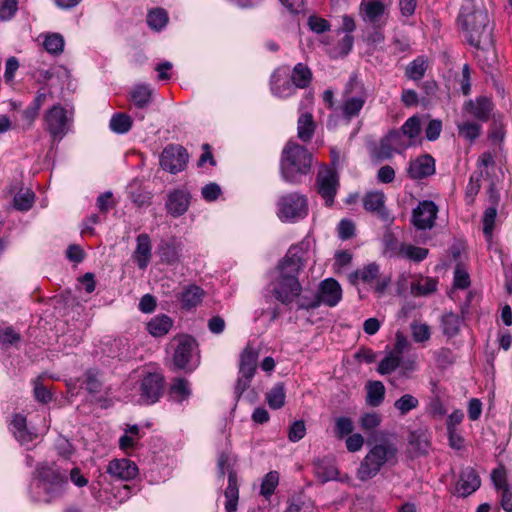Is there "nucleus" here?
I'll return each mask as SVG.
<instances>
[{"label": "nucleus", "mask_w": 512, "mask_h": 512, "mask_svg": "<svg viewBox=\"0 0 512 512\" xmlns=\"http://www.w3.org/2000/svg\"><path fill=\"white\" fill-rule=\"evenodd\" d=\"M360 12L364 22L373 28H383L388 20V11L383 2H361Z\"/></svg>", "instance_id": "13"}, {"label": "nucleus", "mask_w": 512, "mask_h": 512, "mask_svg": "<svg viewBox=\"0 0 512 512\" xmlns=\"http://www.w3.org/2000/svg\"><path fill=\"white\" fill-rule=\"evenodd\" d=\"M399 367L400 369L397 374L389 379L390 384L395 387L398 385V381L409 378L410 372L414 371L416 368L415 361L408 360L402 364L400 363Z\"/></svg>", "instance_id": "58"}, {"label": "nucleus", "mask_w": 512, "mask_h": 512, "mask_svg": "<svg viewBox=\"0 0 512 512\" xmlns=\"http://www.w3.org/2000/svg\"><path fill=\"white\" fill-rule=\"evenodd\" d=\"M131 100L136 107L144 108L152 100V90L146 85H137L131 91Z\"/></svg>", "instance_id": "46"}, {"label": "nucleus", "mask_w": 512, "mask_h": 512, "mask_svg": "<svg viewBox=\"0 0 512 512\" xmlns=\"http://www.w3.org/2000/svg\"><path fill=\"white\" fill-rule=\"evenodd\" d=\"M281 174L289 183H299L300 178L310 172L312 154L303 146L289 141L281 155Z\"/></svg>", "instance_id": "3"}, {"label": "nucleus", "mask_w": 512, "mask_h": 512, "mask_svg": "<svg viewBox=\"0 0 512 512\" xmlns=\"http://www.w3.org/2000/svg\"><path fill=\"white\" fill-rule=\"evenodd\" d=\"M353 429H354V425L350 418L343 416V417H338L335 420L334 433L337 438H339V439L344 438L345 436L351 434Z\"/></svg>", "instance_id": "55"}, {"label": "nucleus", "mask_w": 512, "mask_h": 512, "mask_svg": "<svg viewBox=\"0 0 512 512\" xmlns=\"http://www.w3.org/2000/svg\"><path fill=\"white\" fill-rule=\"evenodd\" d=\"M406 141H412L420 134L421 122L417 116L408 118L399 130Z\"/></svg>", "instance_id": "48"}, {"label": "nucleus", "mask_w": 512, "mask_h": 512, "mask_svg": "<svg viewBox=\"0 0 512 512\" xmlns=\"http://www.w3.org/2000/svg\"><path fill=\"white\" fill-rule=\"evenodd\" d=\"M379 266L375 263L368 264L363 269L357 270L349 275L350 282L356 284L359 279L370 283L378 277Z\"/></svg>", "instance_id": "43"}, {"label": "nucleus", "mask_w": 512, "mask_h": 512, "mask_svg": "<svg viewBox=\"0 0 512 512\" xmlns=\"http://www.w3.org/2000/svg\"><path fill=\"white\" fill-rule=\"evenodd\" d=\"M481 485V481L477 473L468 468L463 471L456 484V492L459 496L467 497L475 492Z\"/></svg>", "instance_id": "26"}, {"label": "nucleus", "mask_w": 512, "mask_h": 512, "mask_svg": "<svg viewBox=\"0 0 512 512\" xmlns=\"http://www.w3.org/2000/svg\"><path fill=\"white\" fill-rule=\"evenodd\" d=\"M366 390V403L371 407H378L385 397L384 384L381 381H368Z\"/></svg>", "instance_id": "36"}, {"label": "nucleus", "mask_w": 512, "mask_h": 512, "mask_svg": "<svg viewBox=\"0 0 512 512\" xmlns=\"http://www.w3.org/2000/svg\"><path fill=\"white\" fill-rule=\"evenodd\" d=\"M33 202H34V194L29 190H27L24 193L16 194L14 197V200H13L14 207L20 211L29 210L32 207Z\"/></svg>", "instance_id": "56"}, {"label": "nucleus", "mask_w": 512, "mask_h": 512, "mask_svg": "<svg viewBox=\"0 0 512 512\" xmlns=\"http://www.w3.org/2000/svg\"><path fill=\"white\" fill-rule=\"evenodd\" d=\"M386 197L382 191H370L363 197V207L383 221L390 220V214L385 207Z\"/></svg>", "instance_id": "18"}, {"label": "nucleus", "mask_w": 512, "mask_h": 512, "mask_svg": "<svg viewBox=\"0 0 512 512\" xmlns=\"http://www.w3.org/2000/svg\"><path fill=\"white\" fill-rule=\"evenodd\" d=\"M370 450L363 458L357 469V478L360 481H368L375 477L386 464H395L399 452L395 435L379 431L368 442Z\"/></svg>", "instance_id": "2"}, {"label": "nucleus", "mask_w": 512, "mask_h": 512, "mask_svg": "<svg viewBox=\"0 0 512 512\" xmlns=\"http://www.w3.org/2000/svg\"><path fill=\"white\" fill-rule=\"evenodd\" d=\"M400 363L401 357L391 352L380 361L377 371L382 375L390 374L400 366Z\"/></svg>", "instance_id": "51"}, {"label": "nucleus", "mask_w": 512, "mask_h": 512, "mask_svg": "<svg viewBox=\"0 0 512 512\" xmlns=\"http://www.w3.org/2000/svg\"><path fill=\"white\" fill-rule=\"evenodd\" d=\"M285 388L283 383L276 384L266 394V401L270 408L280 409L285 404Z\"/></svg>", "instance_id": "45"}, {"label": "nucleus", "mask_w": 512, "mask_h": 512, "mask_svg": "<svg viewBox=\"0 0 512 512\" xmlns=\"http://www.w3.org/2000/svg\"><path fill=\"white\" fill-rule=\"evenodd\" d=\"M196 346V341L191 337L183 336L178 339V344L173 354V364L176 369L184 370L188 368Z\"/></svg>", "instance_id": "16"}, {"label": "nucleus", "mask_w": 512, "mask_h": 512, "mask_svg": "<svg viewBox=\"0 0 512 512\" xmlns=\"http://www.w3.org/2000/svg\"><path fill=\"white\" fill-rule=\"evenodd\" d=\"M277 208L282 221L302 219L308 214L307 198L298 192L288 193L279 198Z\"/></svg>", "instance_id": "6"}, {"label": "nucleus", "mask_w": 512, "mask_h": 512, "mask_svg": "<svg viewBox=\"0 0 512 512\" xmlns=\"http://www.w3.org/2000/svg\"><path fill=\"white\" fill-rule=\"evenodd\" d=\"M301 258L288 254L280 263L281 277H296L302 268Z\"/></svg>", "instance_id": "41"}, {"label": "nucleus", "mask_w": 512, "mask_h": 512, "mask_svg": "<svg viewBox=\"0 0 512 512\" xmlns=\"http://www.w3.org/2000/svg\"><path fill=\"white\" fill-rule=\"evenodd\" d=\"M189 161L187 150L178 144L167 145L160 154V166L163 170L177 174L183 171Z\"/></svg>", "instance_id": "8"}, {"label": "nucleus", "mask_w": 512, "mask_h": 512, "mask_svg": "<svg viewBox=\"0 0 512 512\" xmlns=\"http://www.w3.org/2000/svg\"><path fill=\"white\" fill-rule=\"evenodd\" d=\"M312 80V72L309 67L303 63H298L292 70L291 81L296 88H306Z\"/></svg>", "instance_id": "39"}, {"label": "nucleus", "mask_w": 512, "mask_h": 512, "mask_svg": "<svg viewBox=\"0 0 512 512\" xmlns=\"http://www.w3.org/2000/svg\"><path fill=\"white\" fill-rule=\"evenodd\" d=\"M419 401L411 394H404L394 402V407L401 415H406L411 410L417 408Z\"/></svg>", "instance_id": "52"}, {"label": "nucleus", "mask_w": 512, "mask_h": 512, "mask_svg": "<svg viewBox=\"0 0 512 512\" xmlns=\"http://www.w3.org/2000/svg\"><path fill=\"white\" fill-rule=\"evenodd\" d=\"M457 20L471 46L477 49L493 46V26L482 2H464Z\"/></svg>", "instance_id": "1"}, {"label": "nucleus", "mask_w": 512, "mask_h": 512, "mask_svg": "<svg viewBox=\"0 0 512 512\" xmlns=\"http://www.w3.org/2000/svg\"><path fill=\"white\" fill-rule=\"evenodd\" d=\"M316 129V124L314 122L313 116L311 113H303L299 116L297 121V136L303 142H309Z\"/></svg>", "instance_id": "32"}, {"label": "nucleus", "mask_w": 512, "mask_h": 512, "mask_svg": "<svg viewBox=\"0 0 512 512\" xmlns=\"http://www.w3.org/2000/svg\"><path fill=\"white\" fill-rule=\"evenodd\" d=\"M106 471L112 477L128 481L134 479L137 476L138 467L133 461L122 458L110 461Z\"/></svg>", "instance_id": "21"}, {"label": "nucleus", "mask_w": 512, "mask_h": 512, "mask_svg": "<svg viewBox=\"0 0 512 512\" xmlns=\"http://www.w3.org/2000/svg\"><path fill=\"white\" fill-rule=\"evenodd\" d=\"M497 216L496 207H488L483 215V232L488 237H492L494 223Z\"/></svg>", "instance_id": "57"}, {"label": "nucleus", "mask_w": 512, "mask_h": 512, "mask_svg": "<svg viewBox=\"0 0 512 512\" xmlns=\"http://www.w3.org/2000/svg\"><path fill=\"white\" fill-rule=\"evenodd\" d=\"M367 99L368 94L364 85L358 82L355 77H352L345 87L340 105L343 118L350 121L352 118L359 116Z\"/></svg>", "instance_id": "5"}, {"label": "nucleus", "mask_w": 512, "mask_h": 512, "mask_svg": "<svg viewBox=\"0 0 512 512\" xmlns=\"http://www.w3.org/2000/svg\"><path fill=\"white\" fill-rule=\"evenodd\" d=\"M313 471L321 483L337 480L339 475L333 459L329 457L315 459L313 461Z\"/></svg>", "instance_id": "25"}, {"label": "nucleus", "mask_w": 512, "mask_h": 512, "mask_svg": "<svg viewBox=\"0 0 512 512\" xmlns=\"http://www.w3.org/2000/svg\"><path fill=\"white\" fill-rule=\"evenodd\" d=\"M427 70V62L422 57L413 60L406 68V76L414 81L420 80Z\"/></svg>", "instance_id": "49"}, {"label": "nucleus", "mask_w": 512, "mask_h": 512, "mask_svg": "<svg viewBox=\"0 0 512 512\" xmlns=\"http://www.w3.org/2000/svg\"><path fill=\"white\" fill-rule=\"evenodd\" d=\"M400 253L412 261L420 262L427 257L429 251L427 248L413 245H402L400 248Z\"/></svg>", "instance_id": "53"}, {"label": "nucleus", "mask_w": 512, "mask_h": 512, "mask_svg": "<svg viewBox=\"0 0 512 512\" xmlns=\"http://www.w3.org/2000/svg\"><path fill=\"white\" fill-rule=\"evenodd\" d=\"M191 389L189 382L185 378H175L169 389L170 398L178 403H181L189 398Z\"/></svg>", "instance_id": "38"}, {"label": "nucleus", "mask_w": 512, "mask_h": 512, "mask_svg": "<svg viewBox=\"0 0 512 512\" xmlns=\"http://www.w3.org/2000/svg\"><path fill=\"white\" fill-rule=\"evenodd\" d=\"M46 130L54 139H62L68 131V117L61 105H54L44 115Z\"/></svg>", "instance_id": "10"}, {"label": "nucleus", "mask_w": 512, "mask_h": 512, "mask_svg": "<svg viewBox=\"0 0 512 512\" xmlns=\"http://www.w3.org/2000/svg\"><path fill=\"white\" fill-rule=\"evenodd\" d=\"M308 26L313 32L317 34H321L330 30L329 22L326 19L316 15H312L308 18Z\"/></svg>", "instance_id": "62"}, {"label": "nucleus", "mask_w": 512, "mask_h": 512, "mask_svg": "<svg viewBox=\"0 0 512 512\" xmlns=\"http://www.w3.org/2000/svg\"><path fill=\"white\" fill-rule=\"evenodd\" d=\"M132 123L133 120L128 114L116 113L110 120V128L118 134H123L131 129Z\"/></svg>", "instance_id": "47"}, {"label": "nucleus", "mask_w": 512, "mask_h": 512, "mask_svg": "<svg viewBox=\"0 0 512 512\" xmlns=\"http://www.w3.org/2000/svg\"><path fill=\"white\" fill-rule=\"evenodd\" d=\"M204 295L205 292L202 288L192 284L186 286L177 297L181 302V307L185 310H190L202 302Z\"/></svg>", "instance_id": "27"}, {"label": "nucleus", "mask_w": 512, "mask_h": 512, "mask_svg": "<svg viewBox=\"0 0 512 512\" xmlns=\"http://www.w3.org/2000/svg\"><path fill=\"white\" fill-rule=\"evenodd\" d=\"M316 296L320 301V305L325 304L329 307H333L341 300L342 289L335 279L328 278L321 282Z\"/></svg>", "instance_id": "20"}, {"label": "nucleus", "mask_w": 512, "mask_h": 512, "mask_svg": "<svg viewBox=\"0 0 512 512\" xmlns=\"http://www.w3.org/2000/svg\"><path fill=\"white\" fill-rule=\"evenodd\" d=\"M258 352L253 346L247 345L240 355L239 372L253 378L257 368Z\"/></svg>", "instance_id": "28"}, {"label": "nucleus", "mask_w": 512, "mask_h": 512, "mask_svg": "<svg viewBox=\"0 0 512 512\" xmlns=\"http://www.w3.org/2000/svg\"><path fill=\"white\" fill-rule=\"evenodd\" d=\"M457 129L459 137L465 139L470 144L478 139L482 131V127L479 123L469 120L458 123Z\"/></svg>", "instance_id": "40"}, {"label": "nucleus", "mask_w": 512, "mask_h": 512, "mask_svg": "<svg viewBox=\"0 0 512 512\" xmlns=\"http://www.w3.org/2000/svg\"><path fill=\"white\" fill-rule=\"evenodd\" d=\"M438 207L433 201L424 200L412 211L411 222L418 230H430L435 225Z\"/></svg>", "instance_id": "11"}, {"label": "nucleus", "mask_w": 512, "mask_h": 512, "mask_svg": "<svg viewBox=\"0 0 512 512\" xmlns=\"http://www.w3.org/2000/svg\"><path fill=\"white\" fill-rule=\"evenodd\" d=\"M101 376L102 374L99 369H87L83 374L81 387L93 396L100 394L104 386Z\"/></svg>", "instance_id": "30"}, {"label": "nucleus", "mask_w": 512, "mask_h": 512, "mask_svg": "<svg viewBox=\"0 0 512 512\" xmlns=\"http://www.w3.org/2000/svg\"><path fill=\"white\" fill-rule=\"evenodd\" d=\"M191 195L186 189H174L167 195L165 207L167 213L179 217L186 213L190 206Z\"/></svg>", "instance_id": "15"}, {"label": "nucleus", "mask_w": 512, "mask_h": 512, "mask_svg": "<svg viewBox=\"0 0 512 512\" xmlns=\"http://www.w3.org/2000/svg\"><path fill=\"white\" fill-rule=\"evenodd\" d=\"M411 330L415 342L422 343L430 338V328L427 324L412 323Z\"/></svg>", "instance_id": "59"}, {"label": "nucleus", "mask_w": 512, "mask_h": 512, "mask_svg": "<svg viewBox=\"0 0 512 512\" xmlns=\"http://www.w3.org/2000/svg\"><path fill=\"white\" fill-rule=\"evenodd\" d=\"M225 509L227 512H235L237 509L239 490L237 484V473L229 471L228 486L225 489Z\"/></svg>", "instance_id": "31"}, {"label": "nucleus", "mask_w": 512, "mask_h": 512, "mask_svg": "<svg viewBox=\"0 0 512 512\" xmlns=\"http://www.w3.org/2000/svg\"><path fill=\"white\" fill-rule=\"evenodd\" d=\"M132 257L139 269L148 267L152 258V243L148 234L141 233L136 237V248Z\"/></svg>", "instance_id": "22"}, {"label": "nucleus", "mask_w": 512, "mask_h": 512, "mask_svg": "<svg viewBox=\"0 0 512 512\" xmlns=\"http://www.w3.org/2000/svg\"><path fill=\"white\" fill-rule=\"evenodd\" d=\"M306 434V426L304 421L298 420L292 423L288 431V438L291 442H298L304 438Z\"/></svg>", "instance_id": "61"}, {"label": "nucleus", "mask_w": 512, "mask_h": 512, "mask_svg": "<svg viewBox=\"0 0 512 512\" xmlns=\"http://www.w3.org/2000/svg\"><path fill=\"white\" fill-rule=\"evenodd\" d=\"M182 243L175 237L162 241L158 246L160 261L167 265H175L180 262Z\"/></svg>", "instance_id": "23"}, {"label": "nucleus", "mask_w": 512, "mask_h": 512, "mask_svg": "<svg viewBox=\"0 0 512 512\" xmlns=\"http://www.w3.org/2000/svg\"><path fill=\"white\" fill-rule=\"evenodd\" d=\"M165 377L160 373H149L141 381V399L147 404L157 402L162 396Z\"/></svg>", "instance_id": "12"}, {"label": "nucleus", "mask_w": 512, "mask_h": 512, "mask_svg": "<svg viewBox=\"0 0 512 512\" xmlns=\"http://www.w3.org/2000/svg\"><path fill=\"white\" fill-rule=\"evenodd\" d=\"M15 438L22 444L31 442L33 435L27 430L26 417L22 414H15L11 422Z\"/></svg>", "instance_id": "37"}, {"label": "nucleus", "mask_w": 512, "mask_h": 512, "mask_svg": "<svg viewBox=\"0 0 512 512\" xmlns=\"http://www.w3.org/2000/svg\"><path fill=\"white\" fill-rule=\"evenodd\" d=\"M34 396L41 403H48L52 399L51 392L42 384L40 377L34 381Z\"/></svg>", "instance_id": "63"}, {"label": "nucleus", "mask_w": 512, "mask_h": 512, "mask_svg": "<svg viewBox=\"0 0 512 512\" xmlns=\"http://www.w3.org/2000/svg\"><path fill=\"white\" fill-rule=\"evenodd\" d=\"M494 486L502 490L501 505L506 512H512V486L507 484L506 471L503 467L494 469L491 474Z\"/></svg>", "instance_id": "24"}, {"label": "nucleus", "mask_w": 512, "mask_h": 512, "mask_svg": "<svg viewBox=\"0 0 512 512\" xmlns=\"http://www.w3.org/2000/svg\"><path fill=\"white\" fill-rule=\"evenodd\" d=\"M438 281L435 278L420 276L411 282V294L415 297L427 296L437 289Z\"/></svg>", "instance_id": "33"}, {"label": "nucleus", "mask_w": 512, "mask_h": 512, "mask_svg": "<svg viewBox=\"0 0 512 512\" xmlns=\"http://www.w3.org/2000/svg\"><path fill=\"white\" fill-rule=\"evenodd\" d=\"M65 41L59 33H48L44 35L43 47L52 55H60L64 50Z\"/></svg>", "instance_id": "44"}, {"label": "nucleus", "mask_w": 512, "mask_h": 512, "mask_svg": "<svg viewBox=\"0 0 512 512\" xmlns=\"http://www.w3.org/2000/svg\"><path fill=\"white\" fill-rule=\"evenodd\" d=\"M316 183L318 193L325 200L327 206H332L339 187V177L335 169L325 168L317 174Z\"/></svg>", "instance_id": "9"}, {"label": "nucleus", "mask_w": 512, "mask_h": 512, "mask_svg": "<svg viewBox=\"0 0 512 512\" xmlns=\"http://www.w3.org/2000/svg\"><path fill=\"white\" fill-rule=\"evenodd\" d=\"M270 86L272 94L279 98H288L292 96L297 89L291 79L281 78L278 72L272 74Z\"/></svg>", "instance_id": "29"}, {"label": "nucleus", "mask_w": 512, "mask_h": 512, "mask_svg": "<svg viewBox=\"0 0 512 512\" xmlns=\"http://www.w3.org/2000/svg\"><path fill=\"white\" fill-rule=\"evenodd\" d=\"M302 287L296 277H281L278 288L274 290L275 297L285 305L294 301L300 296Z\"/></svg>", "instance_id": "17"}, {"label": "nucleus", "mask_w": 512, "mask_h": 512, "mask_svg": "<svg viewBox=\"0 0 512 512\" xmlns=\"http://www.w3.org/2000/svg\"><path fill=\"white\" fill-rule=\"evenodd\" d=\"M173 325L172 319L165 315H157L147 323L148 332L154 337L166 335Z\"/></svg>", "instance_id": "34"}, {"label": "nucleus", "mask_w": 512, "mask_h": 512, "mask_svg": "<svg viewBox=\"0 0 512 512\" xmlns=\"http://www.w3.org/2000/svg\"><path fill=\"white\" fill-rule=\"evenodd\" d=\"M167 21V13L165 10L161 8H157L150 11V13L147 16L148 25L155 30L162 29L167 24Z\"/></svg>", "instance_id": "54"}, {"label": "nucleus", "mask_w": 512, "mask_h": 512, "mask_svg": "<svg viewBox=\"0 0 512 512\" xmlns=\"http://www.w3.org/2000/svg\"><path fill=\"white\" fill-rule=\"evenodd\" d=\"M355 234V224L353 221L343 219L338 224V236L342 240L350 239Z\"/></svg>", "instance_id": "64"}, {"label": "nucleus", "mask_w": 512, "mask_h": 512, "mask_svg": "<svg viewBox=\"0 0 512 512\" xmlns=\"http://www.w3.org/2000/svg\"><path fill=\"white\" fill-rule=\"evenodd\" d=\"M408 443L411 450H413L416 454L423 455L428 453L430 440L426 431L415 430L410 432Z\"/></svg>", "instance_id": "35"}, {"label": "nucleus", "mask_w": 512, "mask_h": 512, "mask_svg": "<svg viewBox=\"0 0 512 512\" xmlns=\"http://www.w3.org/2000/svg\"><path fill=\"white\" fill-rule=\"evenodd\" d=\"M279 484V473L277 471H270L265 475L262 480L260 494L266 499L274 493Z\"/></svg>", "instance_id": "50"}, {"label": "nucleus", "mask_w": 512, "mask_h": 512, "mask_svg": "<svg viewBox=\"0 0 512 512\" xmlns=\"http://www.w3.org/2000/svg\"><path fill=\"white\" fill-rule=\"evenodd\" d=\"M412 144V141H406L400 131L391 130L380 139L373 155L377 160H388L393 157L394 153H401L412 146Z\"/></svg>", "instance_id": "7"}, {"label": "nucleus", "mask_w": 512, "mask_h": 512, "mask_svg": "<svg viewBox=\"0 0 512 512\" xmlns=\"http://www.w3.org/2000/svg\"><path fill=\"white\" fill-rule=\"evenodd\" d=\"M96 204L100 212L107 213L110 209L114 208L117 203L113 199L112 192L106 191L98 196Z\"/></svg>", "instance_id": "60"}, {"label": "nucleus", "mask_w": 512, "mask_h": 512, "mask_svg": "<svg viewBox=\"0 0 512 512\" xmlns=\"http://www.w3.org/2000/svg\"><path fill=\"white\" fill-rule=\"evenodd\" d=\"M408 176L413 180H419L435 173V160L429 154H424L411 160L407 169Z\"/></svg>", "instance_id": "19"}, {"label": "nucleus", "mask_w": 512, "mask_h": 512, "mask_svg": "<svg viewBox=\"0 0 512 512\" xmlns=\"http://www.w3.org/2000/svg\"><path fill=\"white\" fill-rule=\"evenodd\" d=\"M463 110L480 122H488L494 111V104L489 97L479 96L464 103Z\"/></svg>", "instance_id": "14"}, {"label": "nucleus", "mask_w": 512, "mask_h": 512, "mask_svg": "<svg viewBox=\"0 0 512 512\" xmlns=\"http://www.w3.org/2000/svg\"><path fill=\"white\" fill-rule=\"evenodd\" d=\"M461 323L462 320L457 314L452 312L446 313L441 319L442 331L447 337H454L459 333Z\"/></svg>", "instance_id": "42"}, {"label": "nucleus", "mask_w": 512, "mask_h": 512, "mask_svg": "<svg viewBox=\"0 0 512 512\" xmlns=\"http://www.w3.org/2000/svg\"><path fill=\"white\" fill-rule=\"evenodd\" d=\"M40 486L47 494L46 502L59 497L68 482L67 472L55 464H41L37 467Z\"/></svg>", "instance_id": "4"}]
</instances>
